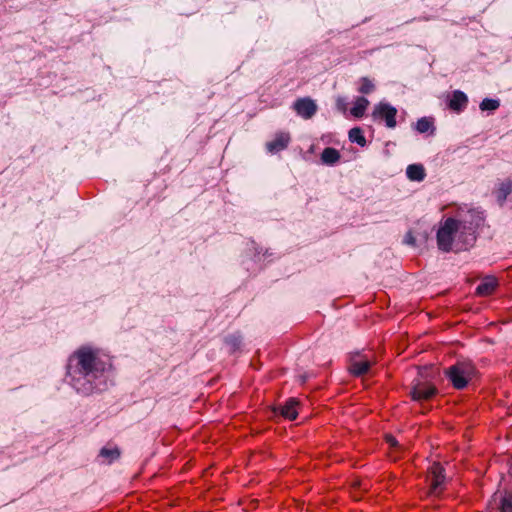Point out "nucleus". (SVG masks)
Masks as SVG:
<instances>
[{"label": "nucleus", "mask_w": 512, "mask_h": 512, "mask_svg": "<svg viewBox=\"0 0 512 512\" xmlns=\"http://www.w3.org/2000/svg\"><path fill=\"white\" fill-rule=\"evenodd\" d=\"M445 374L456 389H463L475 375V367L469 362H458L449 367Z\"/></svg>", "instance_id": "nucleus-3"}, {"label": "nucleus", "mask_w": 512, "mask_h": 512, "mask_svg": "<svg viewBox=\"0 0 512 512\" xmlns=\"http://www.w3.org/2000/svg\"><path fill=\"white\" fill-rule=\"evenodd\" d=\"M397 109L388 103L380 102L375 105L372 117L374 119H381L385 121L388 128H394L396 122Z\"/></svg>", "instance_id": "nucleus-4"}, {"label": "nucleus", "mask_w": 512, "mask_h": 512, "mask_svg": "<svg viewBox=\"0 0 512 512\" xmlns=\"http://www.w3.org/2000/svg\"><path fill=\"white\" fill-rule=\"evenodd\" d=\"M294 109L299 116L309 119L316 113L317 105L310 98H301L294 103Z\"/></svg>", "instance_id": "nucleus-8"}, {"label": "nucleus", "mask_w": 512, "mask_h": 512, "mask_svg": "<svg viewBox=\"0 0 512 512\" xmlns=\"http://www.w3.org/2000/svg\"><path fill=\"white\" fill-rule=\"evenodd\" d=\"M433 123L429 118L423 117L417 121L416 129L420 133H425L431 129Z\"/></svg>", "instance_id": "nucleus-20"}, {"label": "nucleus", "mask_w": 512, "mask_h": 512, "mask_svg": "<svg viewBox=\"0 0 512 512\" xmlns=\"http://www.w3.org/2000/svg\"><path fill=\"white\" fill-rule=\"evenodd\" d=\"M501 511L512 512V497H504L501 500Z\"/></svg>", "instance_id": "nucleus-22"}, {"label": "nucleus", "mask_w": 512, "mask_h": 512, "mask_svg": "<svg viewBox=\"0 0 512 512\" xmlns=\"http://www.w3.org/2000/svg\"><path fill=\"white\" fill-rule=\"evenodd\" d=\"M386 439V442L391 446V447H399V443L398 441L392 436V435H386L385 437Z\"/></svg>", "instance_id": "nucleus-24"}, {"label": "nucleus", "mask_w": 512, "mask_h": 512, "mask_svg": "<svg viewBox=\"0 0 512 512\" xmlns=\"http://www.w3.org/2000/svg\"><path fill=\"white\" fill-rule=\"evenodd\" d=\"M368 106V99L365 97H357L354 101V106L350 110V113L356 118H361L365 114Z\"/></svg>", "instance_id": "nucleus-13"}, {"label": "nucleus", "mask_w": 512, "mask_h": 512, "mask_svg": "<svg viewBox=\"0 0 512 512\" xmlns=\"http://www.w3.org/2000/svg\"><path fill=\"white\" fill-rule=\"evenodd\" d=\"M349 139L351 142H355L362 147L366 145V139L363 136L362 130L358 127L352 128L349 131Z\"/></svg>", "instance_id": "nucleus-18"}, {"label": "nucleus", "mask_w": 512, "mask_h": 512, "mask_svg": "<svg viewBox=\"0 0 512 512\" xmlns=\"http://www.w3.org/2000/svg\"><path fill=\"white\" fill-rule=\"evenodd\" d=\"M340 159L339 152L331 147L325 148L321 154V160L323 163L332 165Z\"/></svg>", "instance_id": "nucleus-16"}, {"label": "nucleus", "mask_w": 512, "mask_h": 512, "mask_svg": "<svg viewBox=\"0 0 512 512\" xmlns=\"http://www.w3.org/2000/svg\"><path fill=\"white\" fill-rule=\"evenodd\" d=\"M105 370V363L100 360L98 352L82 347L70 358L67 374L78 391L89 393L92 390V382Z\"/></svg>", "instance_id": "nucleus-2"}, {"label": "nucleus", "mask_w": 512, "mask_h": 512, "mask_svg": "<svg viewBox=\"0 0 512 512\" xmlns=\"http://www.w3.org/2000/svg\"><path fill=\"white\" fill-rule=\"evenodd\" d=\"M499 107V101L494 99H484L480 104V109L482 111L489 110L493 111Z\"/></svg>", "instance_id": "nucleus-21"}, {"label": "nucleus", "mask_w": 512, "mask_h": 512, "mask_svg": "<svg viewBox=\"0 0 512 512\" xmlns=\"http://www.w3.org/2000/svg\"><path fill=\"white\" fill-rule=\"evenodd\" d=\"M290 142V136L288 133H278L273 140L266 144L269 152L276 153L285 149Z\"/></svg>", "instance_id": "nucleus-9"}, {"label": "nucleus", "mask_w": 512, "mask_h": 512, "mask_svg": "<svg viewBox=\"0 0 512 512\" xmlns=\"http://www.w3.org/2000/svg\"><path fill=\"white\" fill-rule=\"evenodd\" d=\"M100 455L106 458L108 463H111L113 460L117 459L120 456V451L118 448H103L100 452Z\"/></svg>", "instance_id": "nucleus-19"}, {"label": "nucleus", "mask_w": 512, "mask_h": 512, "mask_svg": "<svg viewBox=\"0 0 512 512\" xmlns=\"http://www.w3.org/2000/svg\"><path fill=\"white\" fill-rule=\"evenodd\" d=\"M407 176L410 180L421 181L425 177V170L422 165L412 164L407 167Z\"/></svg>", "instance_id": "nucleus-15"}, {"label": "nucleus", "mask_w": 512, "mask_h": 512, "mask_svg": "<svg viewBox=\"0 0 512 512\" xmlns=\"http://www.w3.org/2000/svg\"><path fill=\"white\" fill-rule=\"evenodd\" d=\"M468 103V98L465 93L462 91L456 90L452 93L449 101L448 107L456 112L463 110Z\"/></svg>", "instance_id": "nucleus-10"}, {"label": "nucleus", "mask_w": 512, "mask_h": 512, "mask_svg": "<svg viewBox=\"0 0 512 512\" xmlns=\"http://www.w3.org/2000/svg\"><path fill=\"white\" fill-rule=\"evenodd\" d=\"M405 242H406L407 244H411V245H413V244L415 243V239H414V237L412 236V234H411V233H408V234L406 235Z\"/></svg>", "instance_id": "nucleus-25"}, {"label": "nucleus", "mask_w": 512, "mask_h": 512, "mask_svg": "<svg viewBox=\"0 0 512 512\" xmlns=\"http://www.w3.org/2000/svg\"><path fill=\"white\" fill-rule=\"evenodd\" d=\"M511 191H512V181L510 179H507V180L503 181L502 183H500L499 187L495 191L496 197H497L498 201L500 202V204L504 203V201L506 200L507 196L511 193Z\"/></svg>", "instance_id": "nucleus-14"}, {"label": "nucleus", "mask_w": 512, "mask_h": 512, "mask_svg": "<svg viewBox=\"0 0 512 512\" xmlns=\"http://www.w3.org/2000/svg\"><path fill=\"white\" fill-rule=\"evenodd\" d=\"M482 217L475 210L461 211L455 218H447L437 232L438 248L449 252L455 245V250H466L475 242V230L481 224Z\"/></svg>", "instance_id": "nucleus-1"}, {"label": "nucleus", "mask_w": 512, "mask_h": 512, "mask_svg": "<svg viewBox=\"0 0 512 512\" xmlns=\"http://www.w3.org/2000/svg\"><path fill=\"white\" fill-rule=\"evenodd\" d=\"M498 286V281L494 276L485 277L482 282L478 285L476 293L479 296L491 295Z\"/></svg>", "instance_id": "nucleus-11"}, {"label": "nucleus", "mask_w": 512, "mask_h": 512, "mask_svg": "<svg viewBox=\"0 0 512 512\" xmlns=\"http://www.w3.org/2000/svg\"><path fill=\"white\" fill-rule=\"evenodd\" d=\"M430 493L438 495L441 492V486L445 481L444 469L439 463H433L429 472Z\"/></svg>", "instance_id": "nucleus-6"}, {"label": "nucleus", "mask_w": 512, "mask_h": 512, "mask_svg": "<svg viewBox=\"0 0 512 512\" xmlns=\"http://www.w3.org/2000/svg\"><path fill=\"white\" fill-rule=\"evenodd\" d=\"M297 405H298V401L296 399H294V398L289 399L285 403V405L280 407V414L289 420L296 419V417L298 415V412L296 409Z\"/></svg>", "instance_id": "nucleus-12"}, {"label": "nucleus", "mask_w": 512, "mask_h": 512, "mask_svg": "<svg viewBox=\"0 0 512 512\" xmlns=\"http://www.w3.org/2000/svg\"><path fill=\"white\" fill-rule=\"evenodd\" d=\"M374 363L371 359L360 353H355L351 356L349 371L354 376H362L366 374Z\"/></svg>", "instance_id": "nucleus-5"}, {"label": "nucleus", "mask_w": 512, "mask_h": 512, "mask_svg": "<svg viewBox=\"0 0 512 512\" xmlns=\"http://www.w3.org/2000/svg\"><path fill=\"white\" fill-rule=\"evenodd\" d=\"M375 90V84L373 80L368 77H362L359 80L358 91L362 94H369Z\"/></svg>", "instance_id": "nucleus-17"}, {"label": "nucleus", "mask_w": 512, "mask_h": 512, "mask_svg": "<svg viewBox=\"0 0 512 512\" xmlns=\"http://www.w3.org/2000/svg\"><path fill=\"white\" fill-rule=\"evenodd\" d=\"M436 387L430 383H417L413 386L411 397L415 401L428 400L436 394Z\"/></svg>", "instance_id": "nucleus-7"}, {"label": "nucleus", "mask_w": 512, "mask_h": 512, "mask_svg": "<svg viewBox=\"0 0 512 512\" xmlns=\"http://www.w3.org/2000/svg\"><path fill=\"white\" fill-rule=\"evenodd\" d=\"M336 107L339 111L345 113L347 111V104L345 99L342 97H338L336 100Z\"/></svg>", "instance_id": "nucleus-23"}]
</instances>
